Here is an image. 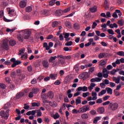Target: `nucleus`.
<instances>
[{
  "label": "nucleus",
  "mask_w": 124,
  "mask_h": 124,
  "mask_svg": "<svg viewBox=\"0 0 124 124\" xmlns=\"http://www.w3.org/2000/svg\"><path fill=\"white\" fill-rule=\"evenodd\" d=\"M8 42L9 43L10 46H11L12 47L16 46V41L15 40L12 39L9 41L7 39H3L2 43L1 45V47L3 49V50H5V51H9V45H8Z\"/></svg>",
  "instance_id": "1"
},
{
  "label": "nucleus",
  "mask_w": 124,
  "mask_h": 124,
  "mask_svg": "<svg viewBox=\"0 0 124 124\" xmlns=\"http://www.w3.org/2000/svg\"><path fill=\"white\" fill-rule=\"evenodd\" d=\"M94 71V67L89 68L88 73L85 72L78 76V78H89L90 74Z\"/></svg>",
  "instance_id": "2"
},
{
  "label": "nucleus",
  "mask_w": 124,
  "mask_h": 124,
  "mask_svg": "<svg viewBox=\"0 0 124 124\" xmlns=\"http://www.w3.org/2000/svg\"><path fill=\"white\" fill-rule=\"evenodd\" d=\"M108 108L109 110H111V111H116V110H117L118 108H119V104L117 102H111L109 104Z\"/></svg>",
  "instance_id": "3"
},
{
  "label": "nucleus",
  "mask_w": 124,
  "mask_h": 124,
  "mask_svg": "<svg viewBox=\"0 0 124 124\" xmlns=\"http://www.w3.org/2000/svg\"><path fill=\"white\" fill-rule=\"evenodd\" d=\"M0 116L5 120H8L9 117V110H7L5 111H4V110H1L0 112Z\"/></svg>",
  "instance_id": "4"
},
{
  "label": "nucleus",
  "mask_w": 124,
  "mask_h": 124,
  "mask_svg": "<svg viewBox=\"0 0 124 124\" xmlns=\"http://www.w3.org/2000/svg\"><path fill=\"white\" fill-rule=\"evenodd\" d=\"M92 96H89L87 98V101H91V100H96L97 99V94L95 92L92 93Z\"/></svg>",
  "instance_id": "5"
},
{
  "label": "nucleus",
  "mask_w": 124,
  "mask_h": 124,
  "mask_svg": "<svg viewBox=\"0 0 124 124\" xmlns=\"http://www.w3.org/2000/svg\"><path fill=\"white\" fill-rule=\"evenodd\" d=\"M23 33L24 39H29V37L31 36V32L30 31L25 30L23 31Z\"/></svg>",
  "instance_id": "6"
},
{
  "label": "nucleus",
  "mask_w": 124,
  "mask_h": 124,
  "mask_svg": "<svg viewBox=\"0 0 124 124\" xmlns=\"http://www.w3.org/2000/svg\"><path fill=\"white\" fill-rule=\"evenodd\" d=\"M102 73L103 77H104V78H108V77L109 76L108 75L110 74V71L105 68L102 70Z\"/></svg>",
  "instance_id": "7"
},
{
  "label": "nucleus",
  "mask_w": 124,
  "mask_h": 124,
  "mask_svg": "<svg viewBox=\"0 0 124 124\" xmlns=\"http://www.w3.org/2000/svg\"><path fill=\"white\" fill-rule=\"evenodd\" d=\"M7 10L8 11V14L10 17H12V16H14V15H15L14 10H11L10 8H8Z\"/></svg>",
  "instance_id": "8"
},
{
  "label": "nucleus",
  "mask_w": 124,
  "mask_h": 124,
  "mask_svg": "<svg viewBox=\"0 0 124 124\" xmlns=\"http://www.w3.org/2000/svg\"><path fill=\"white\" fill-rule=\"evenodd\" d=\"M97 112L99 114H103L105 112V108L103 107H99L97 109Z\"/></svg>",
  "instance_id": "9"
},
{
  "label": "nucleus",
  "mask_w": 124,
  "mask_h": 124,
  "mask_svg": "<svg viewBox=\"0 0 124 124\" xmlns=\"http://www.w3.org/2000/svg\"><path fill=\"white\" fill-rule=\"evenodd\" d=\"M77 90L78 92H81V91H82V92H87L88 91V87L86 86H83V87H79L78 88Z\"/></svg>",
  "instance_id": "10"
},
{
  "label": "nucleus",
  "mask_w": 124,
  "mask_h": 124,
  "mask_svg": "<svg viewBox=\"0 0 124 124\" xmlns=\"http://www.w3.org/2000/svg\"><path fill=\"white\" fill-rule=\"evenodd\" d=\"M19 6L21 8H24L27 6V2L25 0H21L19 3Z\"/></svg>",
  "instance_id": "11"
},
{
  "label": "nucleus",
  "mask_w": 124,
  "mask_h": 124,
  "mask_svg": "<svg viewBox=\"0 0 124 124\" xmlns=\"http://www.w3.org/2000/svg\"><path fill=\"white\" fill-rule=\"evenodd\" d=\"M42 65L44 67L47 68L49 67V62L46 60H44L42 62Z\"/></svg>",
  "instance_id": "12"
},
{
  "label": "nucleus",
  "mask_w": 124,
  "mask_h": 124,
  "mask_svg": "<svg viewBox=\"0 0 124 124\" xmlns=\"http://www.w3.org/2000/svg\"><path fill=\"white\" fill-rule=\"evenodd\" d=\"M90 12L91 13H95L97 11V7L96 6H94L93 7L90 8Z\"/></svg>",
  "instance_id": "13"
},
{
  "label": "nucleus",
  "mask_w": 124,
  "mask_h": 124,
  "mask_svg": "<svg viewBox=\"0 0 124 124\" xmlns=\"http://www.w3.org/2000/svg\"><path fill=\"white\" fill-rule=\"evenodd\" d=\"M62 13H63L62 10H57L55 12V15L58 17H60V16H62Z\"/></svg>",
  "instance_id": "14"
},
{
  "label": "nucleus",
  "mask_w": 124,
  "mask_h": 124,
  "mask_svg": "<svg viewBox=\"0 0 124 124\" xmlns=\"http://www.w3.org/2000/svg\"><path fill=\"white\" fill-rule=\"evenodd\" d=\"M60 59H59V63H61L62 64H64L65 63V59L64 57H58Z\"/></svg>",
  "instance_id": "15"
},
{
  "label": "nucleus",
  "mask_w": 124,
  "mask_h": 124,
  "mask_svg": "<svg viewBox=\"0 0 124 124\" xmlns=\"http://www.w3.org/2000/svg\"><path fill=\"white\" fill-rule=\"evenodd\" d=\"M17 38L18 40L20 42H23L24 41V37H23V35H22L21 34H17Z\"/></svg>",
  "instance_id": "16"
},
{
  "label": "nucleus",
  "mask_w": 124,
  "mask_h": 124,
  "mask_svg": "<svg viewBox=\"0 0 124 124\" xmlns=\"http://www.w3.org/2000/svg\"><path fill=\"white\" fill-rule=\"evenodd\" d=\"M24 95H25V94L24 93L20 92V93H17V94L16 95V98L19 99V98H21V97H23V96H24Z\"/></svg>",
  "instance_id": "17"
},
{
  "label": "nucleus",
  "mask_w": 124,
  "mask_h": 124,
  "mask_svg": "<svg viewBox=\"0 0 124 124\" xmlns=\"http://www.w3.org/2000/svg\"><path fill=\"white\" fill-rule=\"evenodd\" d=\"M47 96L49 97V98H50L52 99V98H54V93L52 91H49L47 93Z\"/></svg>",
  "instance_id": "18"
},
{
  "label": "nucleus",
  "mask_w": 124,
  "mask_h": 124,
  "mask_svg": "<svg viewBox=\"0 0 124 124\" xmlns=\"http://www.w3.org/2000/svg\"><path fill=\"white\" fill-rule=\"evenodd\" d=\"M57 58H64V59H66L67 60H70L71 59V56L69 55V56H63L62 55H58Z\"/></svg>",
  "instance_id": "19"
},
{
  "label": "nucleus",
  "mask_w": 124,
  "mask_h": 124,
  "mask_svg": "<svg viewBox=\"0 0 124 124\" xmlns=\"http://www.w3.org/2000/svg\"><path fill=\"white\" fill-rule=\"evenodd\" d=\"M102 80V78H94L91 79V82H100Z\"/></svg>",
  "instance_id": "20"
},
{
  "label": "nucleus",
  "mask_w": 124,
  "mask_h": 124,
  "mask_svg": "<svg viewBox=\"0 0 124 124\" xmlns=\"http://www.w3.org/2000/svg\"><path fill=\"white\" fill-rule=\"evenodd\" d=\"M40 89L37 88H34L32 89V92L34 94L38 93H39Z\"/></svg>",
  "instance_id": "21"
},
{
  "label": "nucleus",
  "mask_w": 124,
  "mask_h": 124,
  "mask_svg": "<svg viewBox=\"0 0 124 124\" xmlns=\"http://www.w3.org/2000/svg\"><path fill=\"white\" fill-rule=\"evenodd\" d=\"M81 118H82L83 120H87V119H89V115L87 113H83L81 114Z\"/></svg>",
  "instance_id": "22"
},
{
  "label": "nucleus",
  "mask_w": 124,
  "mask_h": 124,
  "mask_svg": "<svg viewBox=\"0 0 124 124\" xmlns=\"http://www.w3.org/2000/svg\"><path fill=\"white\" fill-rule=\"evenodd\" d=\"M42 14L46 16H50V12H49V11L47 10H45L42 13Z\"/></svg>",
  "instance_id": "23"
},
{
  "label": "nucleus",
  "mask_w": 124,
  "mask_h": 124,
  "mask_svg": "<svg viewBox=\"0 0 124 124\" xmlns=\"http://www.w3.org/2000/svg\"><path fill=\"white\" fill-rule=\"evenodd\" d=\"M16 72L17 76L20 77L22 75V70L18 69L16 70Z\"/></svg>",
  "instance_id": "24"
},
{
  "label": "nucleus",
  "mask_w": 124,
  "mask_h": 124,
  "mask_svg": "<svg viewBox=\"0 0 124 124\" xmlns=\"http://www.w3.org/2000/svg\"><path fill=\"white\" fill-rule=\"evenodd\" d=\"M104 7L105 9H109V3L107 0H105L104 1Z\"/></svg>",
  "instance_id": "25"
},
{
  "label": "nucleus",
  "mask_w": 124,
  "mask_h": 124,
  "mask_svg": "<svg viewBox=\"0 0 124 124\" xmlns=\"http://www.w3.org/2000/svg\"><path fill=\"white\" fill-rule=\"evenodd\" d=\"M106 91H107L108 93H109V94H112L113 93V90L109 87H107L106 88Z\"/></svg>",
  "instance_id": "26"
},
{
  "label": "nucleus",
  "mask_w": 124,
  "mask_h": 124,
  "mask_svg": "<svg viewBox=\"0 0 124 124\" xmlns=\"http://www.w3.org/2000/svg\"><path fill=\"white\" fill-rule=\"evenodd\" d=\"M31 106L32 107H39L40 106V103L39 102H33L31 104Z\"/></svg>",
  "instance_id": "27"
},
{
  "label": "nucleus",
  "mask_w": 124,
  "mask_h": 124,
  "mask_svg": "<svg viewBox=\"0 0 124 124\" xmlns=\"http://www.w3.org/2000/svg\"><path fill=\"white\" fill-rule=\"evenodd\" d=\"M81 102V97L78 96L76 100V104L78 105V104H80Z\"/></svg>",
  "instance_id": "28"
},
{
  "label": "nucleus",
  "mask_w": 124,
  "mask_h": 124,
  "mask_svg": "<svg viewBox=\"0 0 124 124\" xmlns=\"http://www.w3.org/2000/svg\"><path fill=\"white\" fill-rule=\"evenodd\" d=\"M121 81V78H113V81L115 82L116 84H120Z\"/></svg>",
  "instance_id": "29"
},
{
  "label": "nucleus",
  "mask_w": 124,
  "mask_h": 124,
  "mask_svg": "<svg viewBox=\"0 0 124 124\" xmlns=\"http://www.w3.org/2000/svg\"><path fill=\"white\" fill-rule=\"evenodd\" d=\"M43 47L44 48H46V51L49 50V49H50V46H48V44L46 42L44 43Z\"/></svg>",
  "instance_id": "30"
},
{
  "label": "nucleus",
  "mask_w": 124,
  "mask_h": 124,
  "mask_svg": "<svg viewBox=\"0 0 124 124\" xmlns=\"http://www.w3.org/2000/svg\"><path fill=\"white\" fill-rule=\"evenodd\" d=\"M58 74H51L49 75V77H45V78H56V77H57Z\"/></svg>",
  "instance_id": "31"
},
{
  "label": "nucleus",
  "mask_w": 124,
  "mask_h": 124,
  "mask_svg": "<svg viewBox=\"0 0 124 124\" xmlns=\"http://www.w3.org/2000/svg\"><path fill=\"white\" fill-rule=\"evenodd\" d=\"M26 12H28V13L30 12H31L32 11V7L31 6H28L26 8Z\"/></svg>",
  "instance_id": "32"
},
{
  "label": "nucleus",
  "mask_w": 124,
  "mask_h": 124,
  "mask_svg": "<svg viewBox=\"0 0 124 124\" xmlns=\"http://www.w3.org/2000/svg\"><path fill=\"white\" fill-rule=\"evenodd\" d=\"M106 56V54L105 53H100L98 55V58L99 59H103V58H105V57Z\"/></svg>",
  "instance_id": "33"
},
{
  "label": "nucleus",
  "mask_w": 124,
  "mask_h": 124,
  "mask_svg": "<svg viewBox=\"0 0 124 124\" xmlns=\"http://www.w3.org/2000/svg\"><path fill=\"white\" fill-rule=\"evenodd\" d=\"M101 118H102L101 117V116L96 117L93 121V124H97V122H98V121H99V120H100Z\"/></svg>",
  "instance_id": "34"
},
{
  "label": "nucleus",
  "mask_w": 124,
  "mask_h": 124,
  "mask_svg": "<svg viewBox=\"0 0 124 124\" xmlns=\"http://www.w3.org/2000/svg\"><path fill=\"white\" fill-rule=\"evenodd\" d=\"M59 25V22L57 21L52 22V28H56Z\"/></svg>",
  "instance_id": "35"
},
{
  "label": "nucleus",
  "mask_w": 124,
  "mask_h": 124,
  "mask_svg": "<svg viewBox=\"0 0 124 124\" xmlns=\"http://www.w3.org/2000/svg\"><path fill=\"white\" fill-rule=\"evenodd\" d=\"M105 93H106V90H103L102 91L98 93V96H101V95H103L104 94H105Z\"/></svg>",
  "instance_id": "36"
},
{
  "label": "nucleus",
  "mask_w": 124,
  "mask_h": 124,
  "mask_svg": "<svg viewBox=\"0 0 124 124\" xmlns=\"http://www.w3.org/2000/svg\"><path fill=\"white\" fill-rule=\"evenodd\" d=\"M118 71H119V69H117L116 70L114 69L112 71L109 72V74H111V75H114V74H115L116 72H118Z\"/></svg>",
  "instance_id": "37"
},
{
  "label": "nucleus",
  "mask_w": 124,
  "mask_h": 124,
  "mask_svg": "<svg viewBox=\"0 0 124 124\" xmlns=\"http://www.w3.org/2000/svg\"><path fill=\"white\" fill-rule=\"evenodd\" d=\"M63 50L65 51V52H67L68 51H72V47H68L67 46H66L63 48Z\"/></svg>",
  "instance_id": "38"
},
{
  "label": "nucleus",
  "mask_w": 124,
  "mask_h": 124,
  "mask_svg": "<svg viewBox=\"0 0 124 124\" xmlns=\"http://www.w3.org/2000/svg\"><path fill=\"white\" fill-rule=\"evenodd\" d=\"M0 88L2 90H5L6 89V85L4 83H0Z\"/></svg>",
  "instance_id": "39"
},
{
  "label": "nucleus",
  "mask_w": 124,
  "mask_h": 124,
  "mask_svg": "<svg viewBox=\"0 0 124 124\" xmlns=\"http://www.w3.org/2000/svg\"><path fill=\"white\" fill-rule=\"evenodd\" d=\"M41 98L42 100L43 99H47L48 98V95L46 93L43 94L41 95Z\"/></svg>",
  "instance_id": "40"
},
{
  "label": "nucleus",
  "mask_w": 124,
  "mask_h": 124,
  "mask_svg": "<svg viewBox=\"0 0 124 124\" xmlns=\"http://www.w3.org/2000/svg\"><path fill=\"white\" fill-rule=\"evenodd\" d=\"M49 105L50 106H51V107H57V106H58V105L57 104H55V102H49Z\"/></svg>",
  "instance_id": "41"
},
{
  "label": "nucleus",
  "mask_w": 124,
  "mask_h": 124,
  "mask_svg": "<svg viewBox=\"0 0 124 124\" xmlns=\"http://www.w3.org/2000/svg\"><path fill=\"white\" fill-rule=\"evenodd\" d=\"M117 55L121 57H124V52L123 51H118L117 53Z\"/></svg>",
  "instance_id": "42"
},
{
  "label": "nucleus",
  "mask_w": 124,
  "mask_h": 124,
  "mask_svg": "<svg viewBox=\"0 0 124 124\" xmlns=\"http://www.w3.org/2000/svg\"><path fill=\"white\" fill-rule=\"evenodd\" d=\"M8 3H9V0H7V1H4L2 2V4L3 5V6H7L8 5Z\"/></svg>",
  "instance_id": "43"
},
{
  "label": "nucleus",
  "mask_w": 124,
  "mask_h": 124,
  "mask_svg": "<svg viewBox=\"0 0 124 124\" xmlns=\"http://www.w3.org/2000/svg\"><path fill=\"white\" fill-rule=\"evenodd\" d=\"M65 25L67 28H70L71 27V23L68 21L65 22Z\"/></svg>",
  "instance_id": "44"
},
{
  "label": "nucleus",
  "mask_w": 124,
  "mask_h": 124,
  "mask_svg": "<svg viewBox=\"0 0 124 124\" xmlns=\"http://www.w3.org/2000/svg\"><path fill=\"white\" fill-rule=\"evenodd\" d=\"M90 94H91L90 92L84 93H82V96L83 97H87V96H89Z\"/></svg>",
  "instance_id": "45"
},
{
  "label": "nucleus",
  "mask_w": 124,
  "mask_h": 124,
  "mask_svg": "<svg viewBox=\"0 0 124 124\" xmlns=\"http://www.w3.org/2000/svg\"><path fill=\"white\" fill-rule=\"evenodd\" d=\"M53 118H54L55 120H57V119H59V118H60V114H59L58 113H56L55 114L53 115Z\"/></svg>",
  "instance_id": "46"
},
{
  "label": "nucleus",
  "mask_w": 124,
  "mask_h": 124,
  "mask_svg": "<svg viewBox=\"0 0 124 124\" xmlns=\"http://www.w3.org/2000/svg\"><path fill=\"white\" fill-rule=\"evenodd\" d=\"M58 58L57 56H54V57H51L49 59V62H52L53 61H55Z\"/></svg>",
  "instance_id": "47"
},
{
  "label": "nucleus",
  "mask_w": 124,
  "mask_h": 124,
  "mask_svg": "<svg viewBox=\"0 0 124 124\" xmlns=\"http://www.w3.org/2000/svg\"><path fill=\"white\" fill-rule=\"evenodd\" d=\"M102 102H103V101L102 98L98 99L96 101V103H97V104H100L102 103Z\"/></svg>",
  "instance_id": "48"
},
{
  "label": "nucleus",
  "mask_w": 124,
  "mask_h": 124,
  "mask_svg": "<svg viewBox=\"0 0 124 124\" xmlns=\"http://www.w3.org/2000/svg\"><path fill=\"white\" fill-rule=\"evenodd\" d=\"M36 113L37 117H41V116H42V112H41V111L40 110H37Z\"/></svg>",
  "instance_id": "49"
},
{
  "label": "nucleus",
  "mask_w": 124,
  "mask_h": 124,
  "mask_svg": "<svg viewBox=\"0 0 124 124\" xmlns=\"http://www.w3.org/2000/svg\"><path fill=\"white\" fill-rule=\"evenodd\" d=\"M123 19H121L118 21V24L120 25V27H122V26H124V22H123Z\"/></svg>",
  "instance_id": "50"
},
{
  "label": "nucleus",
  "mask_w": 124,
  "mask_h": 124,
  "mask_svg": "<svg viewBox=\"0 0 124 124\" xmlns=\"http://www.w3.org/2000/svg\"><path fill=\"white\" fill-rule=\"evenodd\" d=\"M95 75V76H97L98 77H99V78H102V77H103V74L101 72H99L97 75Z\"/></svg>",
  "instance_id": "51"
},
{
  "label": "nucleus",
  "mask_w": 124,
  "mask_h": 124,
  "mask_svg": "<svg viewBox=\"0 0 124 124\" xmlns=\"http://www.w3.org/2000/svg\"><path fill=\"white\" fill-rule=\"evenodd\" d=\"M107 31H108V32L109 34H112V35H113V34H114V31H113V30H112V29H108Z\"/></svg>",
  "instance_id": "52"
},
{
  "label": "nucleus",
  "mask_w": 124,
  "mask_h": 124,
  "mask_svg": "<svg viewBox=\"0 0 124 124\" xmlns=\"http://www.w3.org/2000/svg\"><path fill=\"white\" fill-rule=\"evenodd\" d=\"M109 98H110V96L109 95H106L105 96L103 97L104 101H106V100H108Z\"/></svg>",
  "instance_id": "53"
},
{
  "label": "nucleus",
  "mask_w": 124,
  "mask_h": 124,
  "mask_svg": "<svg viewBox=\"0 0 124 124\" xmlns=\"http://www.w3.org/2000/svg\"><path fill=\"white\" fill-rule=\"evenodd\" d=\"M74 27L75 29V30H79V24L78 23H75L74 25Z\"/></svg>",
  "instance_id": "54"
},
{
  "label": "nucleus",
  "mask_w": 124,
  "mask_h": 124,
  "mask_svg": "<svg viewBox=\"0 0 124 124\" xmlns=\"http://www.w3.org/2000/svg\"><path fill=\"white\" fill-rule=\"evenodd\" d=\"M110 101H106L105 102H104L102 103V105L103 106H106V105H109V104L110 105Z\"/></svg>",
  "instance_id": "55"
},
{
  "label": "nucleus",
  "mask_w": 124,
  "mask_h": 124,
  "mask_svg": "<svg viewBox=\"0 0 124 124\" xmlns=\"http://www.w3.org/2000/svg\"><path fill=\"white\" fill-rule=\"evenodd\" d=\"M73 43V42L71 41H70V42H67L65 45V46H71V45H72V44Z\"/></svg>",
  "instance_id": "56"
},
{
  "label": "nucleus",
  "mask_w": 124,
  "mask_h": 124,
  "mask_svg": "<svg viewBox=\"0 0 124 124\" xmlns=\"http://www.w3.org/2000/svg\"><path fill=\"white\" fill-rule=\"evenodd\" d=\"M27 69L29 72H31V71H32V66H31V65L28 66Z\"/></svg>",
  "instance_id": "57"
},
{
  "label": "nucleus",
  "mask_w": 124,
  "mask_h": 124,
  "mask_svg": "<svg viewBox=\"0 0 124 124\" xmlns=\"http://www.w3.org/2000/svg\"><path fill=\"white\" fill-rule=\"evenodd\" d=\"M115 11L116 12H117V13H118V16H119V17H121V16H122L123 14L120 10H116Z\"/></svg>",
  "instance_id": "58"
},
{
  "label": "nucleus",
  "mask_w": 124,
  "mask_h": 124,
  "mask_svg": "<svg viewBox=\"0 0 124 124\" xmlns=\"http://www.w3.org/2000/svg\"><path fill=\"white\" fill-rule=\"evenodd\" d=\"M21 59H28V54L24 53L23 55L21 56Z\"/></svg>",
  "instance_id": "59"
},
{
  "label": "nucleus",
  "mask_w": 124,
  "mask_h": 124,
  "mask_svg": "<svg viewBox=\"0 0 124 124\" xmlns=\"http://www.w3.org/2000/svg\"><path fill=\"white\" fill-rule=\"evenodd\" d=\"M73 114H78L79 113V110H77L76 109H74L72 110Z\"/></svg>",
  "instance_id": "60"
},
{
  "label": "nucleus",
  "mask_w": 124,
  "mask_h": 124,
  "mask_svg": "<svg viewBox=\"0 0 124 124\" xmlns=\"http://www.w3.org/2000/svg\"><path fill=\"white\" fill-rule=\"evenodd\" d=\"M105 61L103 60L100 61V64L101 66H104V65H105Z\"/></svg>",
  "instance_id": "61"
},
{
  "label": "nucleus",
  "mask_w": 124,
  "mask_h": 124,
  "mask_svg": "<svg viewBox=\"0 0 124 124\" xmlns=\"http://www.w3.org/2000/svg\"><path fill=\"white\" fill-rule=\"evenodd\" d=\"M37 83V80H36V78H33L31 81V84H36Z\"/></svg>",
  "instance_id": "62"
},
{
  "label": "nucleus",
  "mask_w": 124,
  "mask_h": 124,
  "mask_svg": "<svg viewBox=\"0 0 124 124\" xmlns=\"http://www.w3.org/2000/svg\"><path fill=\"white\" fill-rule=\"evenodd\" d=\"M117 12L115 11V12L113 13L112 14V17L113 18H118V15L117 14Z\"/></svg>",
  "instance_id": "63"
},
{
  "label": "nucleus",
  "mask_w": 124,
  "mask_h": 124,
  "mask_svg": "<svg viewBox=\"0 0 124 124\" xmlns=\"http://www.w3.org/2000/svg\"><path fill=\"white\" fill-rule=\"evenodd\" d=\"M91 115H96V111L95 110H92L90 111Z\"/></svg>",
  "instance_id": "64"
}]
</instances>
